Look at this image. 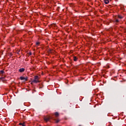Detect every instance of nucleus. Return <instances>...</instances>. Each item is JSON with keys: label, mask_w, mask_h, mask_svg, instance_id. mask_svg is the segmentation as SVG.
Segmentation results:
<instances>
[{"label": "nucleus", "mask_w": 126, "mask_h": 126, "mask_svg": "<svg viewBox=\"0 0 126 126\" xmlns=\"http://www.w3.org/2000/svg\"><path fill=\"white\" fill-rule=\"evenodd\" d=\"M44 120L45 122H46V123H47V122H49V121H50V120H51V117H50V116H44Z\"/></svg>", "instance_id": "f03ea898"}, {"label": "nucleus", "mask_w": 126, "mask_h": 126, "mask_svg": "<svg viewBox=\"0 0 126 126\" xmlns=\"http://www.w3.org/2000/svg\"><path fill=\"white\" fill-rule=\"evenodd\" d=\"M104 1L105 4H108V3H109V0H104Z\"/></svg>", "instance_id": "0eeeda50"}, {"label": "nucleus", "mask_w": 126, "mask_h": 126, "mask_svg": "<svg viewBox=\"0 0 126 126\" xmlns=\"http://www.w3.org/2000/svg\"><path fill=\"white\" fill-rule=\"evenodd\" d=\"M55 116H56V117H59V113L58 112H56L55 113Z\"/></svg>", "instance_id": "9d476101"}, {"label": "nucleus", "mask_w": 126, "mask_h": 126, "mask_svg": "<svg viewBox=\"0 0 126 126\" xmlns=\"http://www.w3.org/2000/svg\"><path fill=\"white\" fill-rule=\"evenodd\" d=\"M4 77H5V76H4V77H1L0 78V79L1 80H4Z\"/></svg>", "instance_id": "9b49d317"}, {"label": "nucleus", "mask_w": 126, "mask_h": 126, "mask_svg": "<svg viewBox=\"0 0 126 126\" xmlns=\"http://www.w3.org/2000/svg\"><path fill=\"white\" fill-rule=\"evenodd\" d=\"M20 79H21V80H23L24 81H28V77H20Z\"/></svg>", "instance_id": "7ed1b4c3"}, {"label": "nucleus", "mask_w": 126, "mask_h": 126, "mask_svg": "<svg viewBox=\"0 0 126 126\" xmlns=\"http://www.w3.org/2000/svg\"><path fill=\"white\" fill-rule=\"evenodd\" d=\"M38 82H39V77L38 76H35L34 79L32 81L31 84H32V83H38Z\"/></svg>", "instance_id": "f257e3e1"}, {"label": "nucleus", "mask_w": 126, "mask_h": 126, "mask_svg": "<svg viewBox=\"0 0 126 126\" xmlns=\"http://www.w3.org/2000/svg\"><path fill=\"white\" fill-rule=\"evenodd\" d=\"M60 122V120H56V123H57V124H58V123H59Z\"/></svg>", "instance_id": "f8f14e48"}, {"label": "nucleus", "mask_w": 126, "mask_h": 126, "mask_svg": "<svg viewBox=\"0 0 126 126\" xmlns=\"http://www.w3.org/2000/svg\"><path fill=\"white\" fill-rule=\"evenodd\" d=\"M77 60H78V58H77V57H76V56H74L73 57L74 62H76V61H77Z\"/></svg>", "instance_id": "39448f33"}, {"label": "nucleus", "mask_w": 126, "mask_h": 126, "mask_svg": "<svg viewBox=\"0 0 126 126\" xmlns=\"http://www.w3.org/2000/svg\"><path fill=\"white\" fill-rule=\"evenodd\" d=\"M19 125V126H26L25 125V123H20Z\"/></svg>", "instance_id": "423d86ee"}, {"label": "nucleus", "mask_w": 126, "mask_h": 126, "mask_svg": "<svg viewBox=\"0 0 126 126\" xmlns=\"http://www.w3.org/2000/svg\"><path fill=\"white\" fill-rule=\"evenodd\" d=\"M3 73H4V71L3 70L0 71V75H1V74H3Z\"/></svg>", "instance_id": "1a4fd4ad"}, {"label": "nucleus", "mask_w": 126, "mask_h": 126, "mask_svg": "<svg viewBox=\"0 0 126 126\" xmlns=\"http://www.w3.org/2000/svg\"><path fill=\"white\" fill-rule=\"evenodd\" d=\"M118 18H120V19H123V18H124V17H123V16H121V15H118Z\"/></svg>", "instance_id": "6e6552de"}, {"label": "nucleus", "mask_w": 126, "mask_h": 126, "mask_svg": "<svg viewBox=\"0 0 126 126\" xmlns=\"http://www.w3.org/2000/svg\"><path fill=\"white\" fill-rule=\"evenodd\" d=\"M30 55H32V54H31V53H30Z\"/></svg>", "instance_id": "2eb2a0df"}, {"label": "nucleus", "mask_w": 126, "mask_h": 126, "mask_svg": "<svg viewBox=\"0 0 126 126\" xmlns=\"http://www.w3.org/2000/svg\"><path fill=\"white\" fill-rule=\"evenodd\" d=\"M19 72H24L25 71V68H21L19 69Z\"/></svg>", "instance_id": "20e7f679"}, {"label": "nucleus", "mask_w": 126, "mask_h": 126, "mask_svg": "<svg viewBox=\"0 0 126 126\" xmlns=\"http://www.w3.org/2000/svg\"><path fill=\"white\" fill-rule=\"evenodd\" d=\"M115 22H116L117 23H118V22H119V20L116 19V20H115Z\"/></svg>", "instance_id": "4468645a"}, {"label": "nucleus", "mask_w": 126, "mask_h": 126, "mask_svg": "<svg viewBox=\"0 0 126 126\" xmlns=\"http://www.w3.org/2000/svg\"><path fill=\"white\" fill-rule=\"evenodd\" d=\"M36 45H37V46L40 45V42H36Z\"/></svg>", "instance_id": "ddd939ff"}]
</instances>
